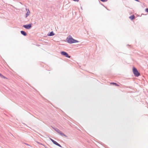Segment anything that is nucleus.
<instances>
[{
	"mask_svg": "<svg viewBox=\"0 0 148 148\" xmlns=\"http://www.w3.org/2000/svg\"><path fill=\"white\" fill-rule=\"evenodd\" d=\"M110 84H113V85H115L116 86H119V85H118L117 84L115 83H114V82H111L110 83Z\"/></svg>",
	"mask_w": 148,
	"mask_h": 148,
	"instance_id": "1a4fd4ad",
	"label": "nucleus"
},
{
	"mask_svg": "<svg viewBox=\"0 0 148 148\" xmlns=\"http://www.w3.org/2000/svg\"><path fill=\"white\" fill-rule=\"evenodd\" d=\"M135 18V16L134 15L131 16L129 17V18L131 20H132L134 19Z\"/></svg>",
	"mask_w": 148,
	"mask_h": 148,
	"instance_id": "0eeeda50",
	"label": "nucleus"
},
{
	"mask_svg": "<svg viewBox=\"0 0 148 148\" xmlns=\"http://www.w3.org/2000/svg\"><path fill=\"white\" fill-rule=\"evenodd\" d=\"M133 72L134 75L136 77L140 75L137 70L134 67L133 68Z\"/></svg>",
	"mask_w": 148,
	"mask_h": 148,
	"instance_id": "f03ea898",
	"label": "nucleus"
},
{
	"mask_svg": "<svg viewBox=\"0 0 148 148\" xmlns=\"http://www.w3.org/2000/svg\"><path fill=\"white\" fill-rule=\"evenodd\" d=\"M66 40L67 42L70 43H72L78 42V41L75 40L74 39L71 37L69 36L66 39Z\"/></svg>",
	"mask_w": 148,
	"mask_h": 148,
	"instance_id": "f257e3e1",
	"label": "nucleus"
},
{
	"mask_svg": "<svg viewBox=\"0 0 148 148\" xmlns=\"http://www.w3.org/2000/svg\"><path fill=\"white\" fill-rule=\"evenodd\" d=\"M60 134L62 136H64L66 137H67V136L66 135H65L64 133H63L62 132H60Z\"/></svg>",
	"mask_w": 148,
	"mask_h": 148,
	"instance_id": "9d476101",
	"label": "nucleus"
},
{
	"mask_svg": "<svg viewBox=\"0 0 148 148\" xmlns=\"http://www.w3.org/2000/svg\"><path fill=\"white\" fill-rule=\"evenodd\" d=\"M61 53L62 55L66 57L69 58H70V56H69L68 54L67 53H66L65 52L62 51V52H61Z\"/></svg>",
	"mask_w": 148,
	"mask_h": 148,
	"instance_id": "7ed1b4c3",
	"label": "nucleus"
},
{
	"mask_svg": "<svg viewBox=\"0 0 148 148\" xmlns=\"http://www.w3.org/2000/svg\"><path fill=\"white\" fill-rule=\"evenodd\" d=\"M23 27L26 29H29L31 28L32 25L31 24H29L28 25H24Z\"/></svg>",
	"mask_w": 148,
	"mask_h": 148,
	"instance_id": "39448f33",
	"label": "nucleus"
},
{
	"mask_svg": "<svg viewBox=\"0 0 148 148\" xmlns=\"http://www.w3.org/2000/svg\"><path fill=\"white\" fill-rule=\"evenodd\" d=\"M100 0L102 2H106V1H107V0Z\"/></svg>",
	"mask_w": 148,
	"mask_h": 148,
	"instance_id": "4468645a",
	"label": "nucleus"
},
{
	"mask_svg": "<svg viewBox=\"0 0 148 148\" xmlns=\"http://www.w3.org/2000/svg\"><path fill=\"white\" fill-rule=\"evenodd\" d=\"M56 131L58 133H59V134H60V132H62L61 131H60V130H56Z\"/></svg>",
	"mask_w": 148,
	"mask_h": 148,
	"instance_id": "ddd939ff",
	"label": "nucleus"
},
{
	"mask_svg": "<svg viewBox=\"0 0 148 148\" xmlns=\"http://www.w3.org/2000/svg\"><path fill=\"white\" fill-rule=\"evenodd\" d=\"M0 77H2V78H5V79H6V78L5 76H4L3 75H2L0 73Z\"/></svg>",
	"mask_w": 148,
	"mask_h": 148,
	"instance_id": "f8f14e48",
	"label": "nucleus"
},
{
	"mask_svg": "<svg viewBox=\"0 0 148 148\" xmlns=\"http://www.w3.org/2000/svg\"><path fill=\"white\" fill-rule=\"evenodd\" d=\"M26 10L27 11V13L26 14V17H27L30 14V12L28 9H26Z\"/></svg>",
	"mask_w": 148,
	"mask_h": 148,
	"instance_id": "423d86ee",
	"label": "nucleus"
},
{
	"mask_svg": "<svg viewBox=\"0 0 148 148\" xmlns=\"http://www.w3.org/2000/svg\"><path fill=\"white\" fill-rule=\"evenodd\" d=\"M21 33L23 35L25 36L26 35V33L24 31H21Z\"/></svg>",
	"mask_w": 148,
	"mask_h": 148,
	"instance_id": "6e6552de",
	"label": "nucleus"
},
{
	"mask_svg": "<svg viewBox=\"0 0 148 148\" xmlns=\"http://www.w3.org/2000/svg\"><path fill=\"white\" fill-rule=\"evenodd\" d=\"M54 35V34L52 32L50 33L49 35H48V36H53Z\"/></svg>",
	"mask_w": 148,
	"mask_h": 148,
	"instance_id": "9b49d317",
	"label": "nucleus"
},
{
	"mask_svg": "<svg viewBox=\"0 0 148 148\" xmlns=\"http://www.w3.org/2000/svg\"><path fill=\"white\" fill-rule=\"evenodd\" d=\"M145 11L147 12H148V8H146L145 9Z\"/></svg>",
	"mask_w": 148,
	"mask_h": 148,
	"instance_id": "2eb2a0df",
	"label": "nucleus"
},
{
	"mask_svg": "<svg viewBox=\"0 0 148 148\" xmlns=\"http://www.w3.org/2000/svg\"><path fill=\"white\" fill-rule=\"evenodd\" d=\"M73 1L76 2H78L79 0H73Z\"/></svg>",
	"mask_w": 148,
	"mask_h": 148,
	"instance_id": "dca6fc26",
	"label": "nucleus"
},
{
	"mask_svg": "<svg viewBox=\"0 0 148 148\" xmlns=\"http://www.w3.org/2000/svg\"><path fill=\"white\" fill-rule=\"evenodd\" d=\"M51 140L52 142L55 145L60 147H61V146L58 143L56 142L53 140L51 138L50 139Z\"/></svg>",
	"mask_w": 148,
	"mask_h": 148,
	"instance_id": "20e7f679",
	"label": "nucleus"
}]
</instances>
